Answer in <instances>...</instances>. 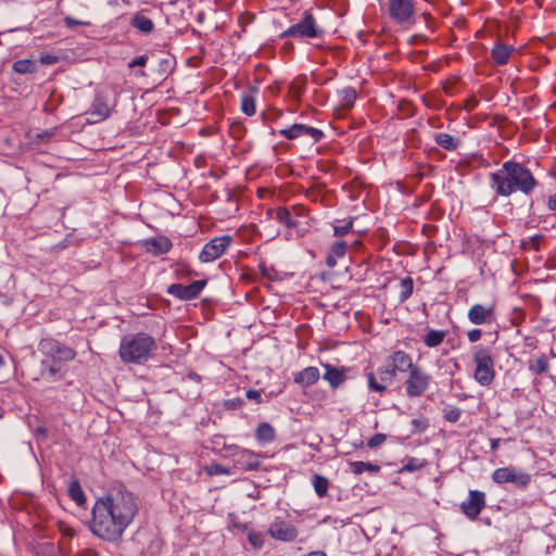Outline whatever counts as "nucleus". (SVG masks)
Wrapping results in <instances>:
<instances>
[{
    "instance_id": "bf43d9fd",
    "label": "nucleus",
    "mask_w": 556,
    "mask_h": 556,
    "mask_svg": "<svg viewBox=\"0 0 556 556\" xmlns=\"http://www.w3.org/2000/svg\"><path fill=\"white\" fill-rule=\"evenodd\" d=\"M75 556H89V555L85 554V553H79V554H76Z\"/></svg>"
},
{
    "instance_id": "2eb2a0df",
    "label": "nucleus",
    "mask_w": 556,
    "mask_h": 556,
    "mask_svg": "<svg viewBox=\"0 0 556 556\" xmlns=\"http://www.w3.org/2000/svg\"><path fill=\"white\" fill-rule=\"evenodd\" d=\"M468 319L473 325L491 324L495 320L493 305L475 304L468 311Z\"/></svg>"
},
{
    "instance_id": "4468645a",
    "label": "nucleus",
    "mask_w": 556,
    "mask_h": 556,
    "mask_svg": "<svg viewBox=\"0 0 556 556\" xmlns=\"http://www.w3.org/2000/svg\"><path fill=\"white\" fill-rule=\"evenodd\" d=\"M279 134L289 140L309 136L315 142L319 141L324 136L321 130L303 124H293L289 128L281 129Z\"/></svg>"
},
{
    "instance_id": "603ef678",
    "label": "nucleus",
    "mask_w": 556,
    "mask_h": 556,
    "mask_svg": "<svg viewBox=\"0 0 556 556\" xmlns=\"http://www.w3.org/2000/svg\"><path fill=\"white\" fill-rule=\"evenodd\" d=\"M540 241H541V237L540 236H534V237L531 238V243H532V247H533L534 250H539Z\"/></svg>"
},
{
    "instance_id": "f03ea898",
    "label": "nucleus",
    "mask_w": 556,
    "mask_h": 556,
    "mask_svg": "<svg viewBox=\"0 0 556 556\" xmlns=\"http://www.w3.org/2000/svg\"><path fill=\"white\" fill-rule=\"evenodd\" d=\"M490 186L496 195L509 197L515 192L529 195L538 186V181L521 163L506 161L502 167L490 175Z\"/></svg>"
},
{
    "instance_id": "f8f14e48",
    "label": "nucleus",
    "mask_w": 556,
    "mask_h": 556,
    "mask_svg": "<svg viewBox=\"0 0 556 556\" xmlns=\"http://www.w3.org/2000/svg\"><path fill=\"white\" fill-rule=\"evenodd\" d=\"M206 286V280H195L188 286L173 283L168 286L167 293L180 300L195 299Z\"/></svg>"
},
{
    "instance_id": "79ce46f5",
    "label": "nucleus",
    "mask_w": 556,
    "mask_h": 556,
    "mask_svg": "<svg viewBox=\"0 0 556 556\" xmlns=\"http://www.w3.org/2000/svg\"><path fill=\"white\" fill-rule=\"evenodd\" d=\"M304 90V81L302 79L293 80L290 85V92L292 97L300 98Z\"/></svg>"
},
{
    "instance_id": "58836bf2",
    "label": "nucleus",
    "mask_w": 556,
    "mask_h": 556,
    "mask_svg": "<svg viewBox=\"0 0 556 556\" xmlns=\"http://www.w3.org/2000/svg\"><path fill=\"white\" fill-rule=\"evenodd\" d=\"M353 226V219H349L344 222L342 225H334L333 226V232L337 237H342L346 235Z\"/></svg>"
},
{
    "instance_id": "2f4dec72",
    "label": "nucleus",
    "mask_w": 556,
    "mask_h": 556,
    "mask_svg": "<svg viewBox=\"0 0 556 556\" xmlns=\"http://www.w3.org/2000/svg\"><path fill=\"white\" fill-rule=\"evenodd\" d=\"M350 468L352 472L355 475H361L364 471L377 472L379 470V467L377 465L366 462H352L350 463Z\"/></svg>"
},
{
    "instance_id": "bb28decb",
    "label": "nucleus",
    "mask_w": 556,
    "mask_h": 556,
    "mask_svg": "<svg viewBox=\"0 0 556 556\" xmlns=\"http://www.w3.org/2000/svg\"><path fill=\"white\" fill-rule=\"evenodd\" d=\"M131 25L144 34L151 33L154 27L153 22L149 17L141 14H137L132 17Z\"/></svg>"
},
{
    "instance_id": "f704fd0d",
    "label": "nucleus",
    "mask_w": 556,
    "mask_h": 556,
    "mask_svg": "<svg viewBox=\"0 0 556 556\" xmlns=\"http://www.w3.org/2000/svg\"><path fill=\"white\" fill-rule=\"evenodd\" d=\"M68 493L72 500H74L77 504H83L86 500L84 491L80 488L78 481H72L68 486Z\"/></svg>"
},
{
    "instance_id": "4d7b16f0",
    "label": "nucleus",
    "mask_w": 556,
    "mask_h": 556,
    "mask_svg": "<svg viewBox=\"0 0 556 556\" xmlns=\"http://www.w3.org/2000/svg\"><path fill=\"white\" fill-rule=\"evenodd\" d=\"M160 64L168 66L169 65V60L168 59H163V60H161Z\"/></svg>"
},
{
    "instance_id": "4c0bfd02",
    "label": "nucleus",
    "mask_w": 556,
    "mask_h": 556,
    "mask_svg": "<svg viewBox=\"0 0 556 556\" xmlns=\"http://www.w3.org/2000/svg\"><path fill=\"white\" fill-rule=\"evenodd\" d=\"M330 253L339 258L343 257L346 253V242L345 241H336L331 245Z\"/></svg>"
},
{
    "instance_id": "6e6552de",
    "label": "nucleus",
    "mask_w": 556,
    "mask_h": 556,
    "mask_svg": "<svg viewBox=\"0 0 556 556\" xmlns=\"http://www.w3.org/2000/svg\"><path fill=\"white\" fill-rule=\"evenodd\" d=\"M492 480L497 484L510 482L517 486L526 488L531 482V476L514 467H502L493 471Z\"/></svg>"
},
{
    "instance_id": "a878e982",
    "label": "nucleus",
    "mask_w": 556,
    "mask_h": 556,
    "mask_svg": "<svg viewBox=\"0 0 556 556\" xmlns=\"http://www.w3.org/2000/svg\"><path fill=\"white\" fill-rule=\"evenodd\" d=\"M255 435L260 442L269 443L275 439V430L268 422H262L258 425Z\"/></svg>"
},
{
    "instance_id": "4be33fe9",
    "label": "nucleus",
    "mask_w": 556,
    "mask_h": 556,
    "mask_svg": "<svg viewBox=\"0 0 556 556\" xmlns=\"http://www.w3.org/2000/svg\"><path fill=\"white\" fill-rule=\"evenodd\" d=\"M111 111L112 109L106 99L99 94L93 101L92 111L90 114L96 116L97 118L94 122H98L108 118L111 115Z\"/></svg>"
},
{
    "instance_id": "20e7f679",
    "label": "nucleus",
    "mask_w": 556,
    "mask_h": 556,
    "mask_svg": "<svg viewBox=\"0 0 556 556\" xmlns=\"http://www.w3.org/2000/svg\"><path fill=\"white\" fill-rule=\"evenodd\" d=\"M476 365L473 378L483 387L490 386L495 377L494 359L490 351L482 346H476L473 352Z\"/></svg>"
},
{
    "instance_id": "3c124183",
    "label": "nucleus",
    "mask_w": 556,
    "mask_h": 556,
    "mask_svg": "<svg viewBox=\"0 0 556 556\" xmlns=\"http://www.w3.org/2000/svg\"><path fill=\"white\" fill-rule=\"evenodd\" d=\"M547 206L551 211H556V193L548 198Z\"/></svg>"
},
{
    "instance_id": "a211bd4d",
    "label": "nucleus",
    "mask_w": 556,
    "mask_h": 556,
    "mask_svg": "<svg viewBox=\"0 0 556 556\" xmlns=\"http://www.w3.org/2000/svg\"><path fill=\"white\" fill-rule=\"evenodd\" d=\"M386 363L394 369V374L408 372L415 364L413 363L412 356L401 350L393 351L386 359Z\"/></svg>"
},
{
    "instance_id": "052dcab7",
    "label": "nucleus",
    "mask_w": 556,
    "mask_h": 556,
    "mask_svg": "<svg viewBox=\"0 0 556 556\" xmlns=\"http://www.w3.org/2000/svg\"><path fill=\"white\" fill-rule=\"evenodd\" d=\"M2 365H3V357H2V355H0V366H2Z\"/></svg>"
},
{
    "instance_id": "e433bc0d",
    "label": "nucleus",
    "mask_w": 556,
    "mask_h": 556,
    "mask_svg": "<svg viewBox=\"0 0 556 556\" xmlns=\"http://www.w3.org/2000/svg\"><path fill=\"white\" fill-rule=\"evenodd\" d=\"M529 369L536 375H541L547 371L548 369V363L545 358V356H541L536 358L533 363L529 365Z\"/></svg>"
},
{
    "instance_id": "1a4fd4ad",
    "label": "nucleus",
    "mask_w": 556,
    "mask_h": 556,
    "mask_svg": "<svg viewBox=\"0 0 556 556\" xmlns=\"http://www.w3.org/2000/svg\"><path fill=\"white\" fill-rule=\"evenodd\" d=\"M367 384L369 390L382 394L387 391V386L391 383L396 375L387 363L377 368L376 372H367Z\"/></svg>"
},
{
    "instance_id": "b1692460",
    "label": "nucleus",
    "mask_w": 556,
    "mask_h": 556,
    "mask_svg": "<svg viewBox=\"0 0 556 556\" xmlns=\"http://www.w3.org/2000/svg\"><path fill=\"white\" fill-rule=\"evenodd\" d=\"M434 141L438 146L446 151H454L459 148L462 141L459 138L446 132H438L434 135Z\"/></svg>"
},
{
    "instance_id": "5701e85b",
    "label": "nucleus",
    "mask_w": 556,
    "mask_h": 556,
    "mask_svg": "<svg viewBox=\"0 0 556 556\" xmlns=\"http://www.w3.org/2000/svg\"><path fill=\"white\" fill-rule=\"evenodd\" d=\"M513 51L514 47L511 46L496 43L491 51V56L497 65H505L508 62Z\"/></svg>"
},
{
    "instance_id": "864d4df0",
    "label": "nucleus",
    "mask_w": 556,
    "mask_h": 556,
    "mask_svg": "<svg viewBox=\"0 0 556 556\" xmlns=\"http://www.w3.org/2000/svg\"><path fill=\"white\" fill-rule=\"evenodd\" d=\"M500 442H501L500 439H491L490 440L491 451L495 452L500 445Z\"/></svg>"
},
{
    "instance_id": "09e8293b",
    "label": "nucleus",
    "mask_w": 556,
    "mask_h": 556,
    "mask_svg": "<svg viewBox=\"0 0 556 556\" xmlns=\"http://www.w3.org/2000/svg\"><path fill=\"white\" fill-rule=\"evenodd\" d=\"M214 469V472L217 473V475H229L230 473V470L226 467H224L223 465H215L213 467Z\"/></svg>"
},
{
    "instance_id": "39448f33",
    "label": "nucleus",
    "mask_w": 556,
    "mask_h": 556,
    "mask_svg": "<svg viewBox=\"0 0 556 556\" xmlns=\"http://www.w3.org/2000/svg\"><path fill=\"white\" fill-rule=\"evenodd\" d=\"M323 29L317 25L315 17L308 11L300 22L291 25L288 29L281 33V38H319L323 35Z\"/></svg>"
},
{
    "instance_id": "6ab92c4d",
    "label": "nucleus",
    "mask_w": 556,
    "mask_h": 556,
    "mask_svg": "<svg viewBox=\"0 0 556 556\" xmlns=\"http://www.w3.org/2000/svg\"><path fill=\"white\" fill-rule=\"evenodd\" d=\"M235 464L238 468L245 471H252L258 469L261 463L258 455L252 451L243 450L236 455Z\"/></svg>"
},
{
    "instance_id": "dca6fc26",
    "label": "nucleus",
    "mask_w": 556,
    "mask_h": 556,
    "mask_svg": "<svg viewBox=\"0 0 556 556\" xmlns=\"http://www.w3.org/2000/svg\"><path fill=\"white\" fill-rule=\"evenodd\" d=\"M268 534L281 542H292L298 536V530L292 525L285 521H275L268 529Z\"/></svg>"
},
{
    "instance_id": "de8ad7c7",
    "label": "nucleus",
    "mask_w": 556,
    "mask_h": 556,
    "mask_svg": "<svg viewBox=\"0 0 556 556\" xmlns=\"http://www.w3.org/2000/svg\"><path fill=\"white\" fill-rule=\"evenodd\" d=\"M56 61H58V58L54 56V55L48 54V55L41 56V63L42 64L51 65V64L56 63Z\"/></svg>"
},
{
    "instance_id": "f3484780",
    "label": "nucleus",
    "mask_w": 556,
    "mask_h": 556,
    "mask_svg": "<svg viewBox=\"0 0 556 556\" xmlns=\"http://www.w3.org/2000/svg\"><path fill=\"white\" fill-rule=\"evenodd\" d=\"M66 374L64 366L51 359H45L40 364V379L47 382H55L61 380Z\"/></svg>"
},
{
    "instance_id": "7c9ffc66",
    "label": "nucleus",
    "mask_w": 556,
    "mask_h": 556,
    "mask_svg": "<svg viewBox=\"0 0 556 556\" xmlns=\"http://www.w3.org/2000/svg\"><path fill=\"white\" fill-rule=\"evenodd\" d=\"M400 302L403 303L413 294L414 282L410 277L401 280L400 283Z\"/></svg>"
},
{
    "instance_id": "0eeeda50",
    "label": "nucleus",
    "mask_w": 556,
    "mask_h": 556,
    "mask_svg": "<svg viewBox=\"0 0 556 556\" xmlns=\"http://www.w3.org/2000/svg\"><path fill=\"white\" fill-rule=\"evenodd\" d=\"M431 382V376L415 365L404 382L405 391L409 397H419L426 393Z\"/></svg>"
},
{
    "instance_id": "6e6d98bb",
    "label": "nucleus",
    "mask_w": 556,
    "mask_h": 556,
    "mask_svg": "<svg viewBox=\"0 0 556 556\" xmlns=\"http://www.w3.org/2000/svg\"><path fill=\"white\" fill-rule=\"evenodd\" d=\"M305 556H327L326 553L321 552V551H315V552H311L308 553L307 555Z\"/></svg>"
},
{
    "instance_id": "7ed1b4c3",
    "label": "nucleus",
    "mask_w": 556,
    "mask_h": 556,
    "mask_svg": "<svg viewBox=\"0 0 556 556\" xmlns=\"http://www.w3.org/2000/svg\"><path fill=\"white\" fill-rule=\"evenodd\" d=\"M155 350L156 341L152 336L146 332H137L122 338L118 355L126 364H143Z\"/></svg>"
},
{
    "instance_id": "8fccbe9b",
    "label": "nucleus",
    "mask_w": 556,
    "mask_h": 556,
    "mask_svg": "<svg viewBox=\"0 0 556 556\" xmlns=\"http://www.w3.org/2000/svg\"><path fill=\"white\" fill-rule=\"evenodd\" d=\"M337 256L330 253L326 258L327 266L330 268L334 267L337 265Z\"/></svg>"
},
{
    "instance_id": "423d86ee",
    "label": "nucleus",
    "mask_w": 556,
    "mask_h": 556,
    "mask_svg": "<svg viewBox=\"0 0 556 556\" xmlns=\"http://www.w3.org/2000/svg\"><path fill=\"white\" fill-rule=\"evenodd\" d=\"M39 352L46 355L49 359L60 364L73 361L76 357V352L56 341L53 338H45L39 342Z\"/></svg>"
},
{
    "instance_id": "37998d69",
    "label": "nucleus",
    "mask_w": 556,
    "mask_h": 556,
    "mask_svg": "<svg viewBox=\"0 0 556 556\" xmlns=\"http://www.w3.org/2000/svg\"><path fill=\"white\" fill-rule=\"evenodd\" d=\"M386 439H387L386 434L377 433V434H375L372 438H370L368 440L367 445L370 448L378 447L379 445H381L386 441Z\"/></svg>"
},
{
    "instance_id": "72a5a7b5",
    "label": "nucleus",
    "mask_w": 556,
    "mask_h": 556,
    "mask_svg": "<svg viewBox=\"0 0 556 556\" xmlns=\"http://www.w3.org/2000/svg\"><path fill=\"white\" fill-rule=\"evenodd\" d=\"M241 110L242 112L248 115L252 116L255 114V99L251 94H244L241 98Z\"/></svg>"
},
{
    "instance_id": "680f3d73",
    "label": "nucleus",
    "mask_w": 556,
    "mask_h": 556,
    "mask_svg": "<svg viewBox=\"0 0 556 556\" xmlns=\"http://www.w3.org/2000/svg\"><path fill=\"white\" fill-rule=\"evenodd\" d=\"M413 422H414L416 426H419V420H416V419H415Z\"/></svg>"
},
{
    "instance_id": "f257e3e1",
    "label": "nucleus",
    "mask_w": 556,
    "mask_h": 556,
    "mask_svg": "<svg viewBox=\"0 0 556 556\" xmlns=\"http://www.w3.org/2000/svg\"><path fill=\"white\" fill-rule=\"evenodd\" d=\"M138 500L125 486H113L96 500L89 525L93 535L117 542L138 514Z\"/></svg>"
},
{
    "instance_id": "ea45409f",
    "label": "nucleus",
    "mask_w": 556,
    "mask_h": 556,
    "mask_svg": "<svg viewBox=\"0 0 556 556\" xmlns=\"http://www.w3.org/2000/svg\"><path fill=\"white\" fill-rule=\"evenodd\" d=\"M462 410L457 407H450L444 409V418L450 422H457L460 418Z\"/></svg>"
},
{
    "instance_id": "cd10ccee",
    "label": "nucleus",
    "mask_w": 556,
    "mask_h": 556,
    "mask_svg": "<svg viewBox=\"0 0 556 556\" xmlns=\"http://www.w3.org/2000/svg\"><path fill=\"white\" fill-rule=\"evenodd\" d=\"M444 338H445V332L443 330H430L426 334V337L424 339V343L428 348H435L443 342Z\"/></svg>"
},
{
    "instance_id": "9b49d317",
    "label": "nucleus",
    "mask_w": 556,
    "mask_h": 556,
    "mask_svg": "<svg viewBox=\"0 0 556 556\" xmlns=\"http://www.w3.org/2000/svg\"><path fill=\"white\" fill-rule=\"evenodd\" d=\"M415 13L414 2L412 0H390L389 14L391 18L400 25H407L412 22Z\"/></svg>"
},
{
    "instance_id": "a18cd8bd",
    "label": "nucleus",
    "mask_w": 556,
    "mask_h": 556,
    "mask_svg": "<svg viewBox=\"0 0 556 556\" xmlns=\"http://www.w3.org/2000/svg\"><path fill=\"white\" fill-rule=\"evenodd\" d=\"M245 396H247V399L254 401L256 403H261V401H262L261 392L257 390H254V389L248 390L245 392Z\"/></svg>"
},
{
    "instance_id": "ddd939ff",
    "label": "nucleus",
    "mask_w": 556,
    "mask_h": 556,
    "mask_svg": "<svg viewBox=\"0 0 556 556\" xmlns=\"http://www.w3.org/2000/svg\"><path fill=\"white\" fill-rule=\"evenodd\" d=\"M485 506V494L478 490L469 491L468 498L460 505V510L469 519H476Z\"/></svg>"
},
{
    "instance_id": "9d476101",
    "label": "nucleus",
    "mask_w": 556,
    "mask_h": 556,
    "mask_svg": "<svg viewBox=\"0 0 556 556\" xmlns=\"http://www.w3.org/2000/svg\"><path fill=\"white\" fill-rule=\"evenodd\" d=\"M232 242L228 235L215 237L210 240L202 249L199 258L203 263H208L220 257Z\"/></svg>"
},
{
    "instance_id": "c85d7f7f",
    "label": "nucleus",
    "mask_w": 556,
    "mask_h": 556,
    "mask_svg": "<svg viewBox=\"0 0 556 556\" xmlns=\"http://www.w3.org/2000/svg\"><path fill=\"white\" fill-rule=\"evenodd\" d=\"M314 490L319 497H324L327 494L329 482L328 479L320 476L314 475L312 480Z\"/></svg>"
},
{
    "instance_id": "c9c22d12",
    "label": "nucleus",
    "mask_w": 556,
    "mask_h": 556,
    "mask_svg": "<svg viewBox=\"0 0 556 556\" xmlns=\"http://www.w3.org/2000/svg\"><path fill=\"white\" fill-rule=\"evenodd\" d=\"M279 223L285 226L292 228L296 226V223L293 220L291 213L287 208H278L275 217Z\"/></svg>"
},
{
    "instance_id": "49530a36",
    "label": "nucleus",
    "mask_w": 556,
    "mask_h": 556,
    "mask_svg": "<svg viewBox=\"0 0 556 556\" xmlns=\"http://www.w3.org/2000/svg\"><path fill=\"white\" fill-rule=\"evenodd\" d=\"M467 336L470 342H477L481 338L482 331L478 328H475L468 331Z\"/></svg>"
},
{
    "instance_id": "13d9d810",
    "label": "nucleus",
    "mask_w": 556,
    "mask_h": 556,
    "mask_svg": "<svg viewBox=\"0 0 556 556\" xmlns=\"http://www.w3.org/2000/svg\"><path fill=\"white\" fill-rule=\"evenodd\" d=\"M416 466L410 462L409 464L406 465V469L407 470H413Z\"/></svg>"
},
{
    "instance_id": "a19ab883",
    "label": "nucleus",
    "mask_w": 556,
    "mask_h": 556,
    "mask_svg": "<svg viewBox=\"0 0 556 556\" xmlns=\"http://www.w3.org/2000/svg\"><path fill=\"white\" fill-rule=\"evenodd\" d=\"M249 542L256 548H261L264 544V534L262 532H250L248 534Z\"/></svg>"
},
{
    "instance_id": "c03bdc74",
    "label": "nucleus",
    "mask_w": 556,
    "mask_h": 556,
    "mask_svg": "<svg viewBox=\"0 0 556 556\" xmlns=\"http://www.w3.org/2000/svg\"><path fill=\"white\" fill-rule=\"evenodd\" d=\"M147 61H148V55L142 54V55L135 58L131 62H129L128 66L130 68L136 67V66H144L147 64Z\"/></svg>"
},
{
    "instance_id": "412c9836",
    "label": "nucleus",
    "mask_w": 556,
    "mask_h": 556,
    "mask_svg": "<svg viewBox=\"0 0 556 556\" xmlns=\"http://www.w3.org/2000/svg\"><path fill=\"white\" fill-rule=\"evenodd\" d=\"M319 377L320 374L318 368L309 366L294 375V382H296L303 388H306L317 382Z\"/></svg>"
},
{
    "instance_id": "aec40b11",
    "label": "nucleus",
    "mask_w": 556,
    "mask_h": 556,
    "mask_svg": "<svg viewBox=\"0 0 556 556\" xmlns=\"http://www.w3.org/2000/svg\"><path fill=\"white\" fill-rule=\"evenodd\" d=\"M144 247L149 253L154 255H162L167 253L172 249L173 244L167 237L159 236L147 239L144 241Z\"/></svg>"
},
{
    "instance_id": "393cba45",
    "label": "nucleus",
    "mask_w": 556,
    "mask_h": 556,
    "mask_svg": "<svg viewBox=\"0 0 556 556\" xmlns=\"http://www.w3.org/2000/svg\"><path fill=\"white\" fill-rule=\"evenodd\" d=\"M324 367L326 369L324 379L327 380L332 388H338L343 383L345 379V371L343 369L332 367L329 364H325Z\"/></svg>"
},
{
    "instance_id": "473e14b6",
    "label": "nucleus",
    "mask_w": 556,
    "mask_h": 556,
    "mask_svg": "<svg viewBox=\"0 0 556 556\" xmlns=\"http://www.w3.org/2000/svg\"><path fill=\"white\" fill-rule=\"evenodd\" d=\"M357 98L356 90L352 87L344 88L341 91V105L349 109L352 108Z\"/></svg>"
},
{
    "instance_id": "c756f323",
    "label": "nucleus",
    "mask_w": 556,
    "mask_h": 556,
    "mask_svg": "<svg viewBox=\"0 0 556 556\" xmlns=\"http://www.w3.org/2000/svg\"><path fill=\"white\" fill-rule=\"evenodd\" d=\"M13 71L18 74L33 73L36 68V63L31 60H17L13 63Z\"/></svg>"
},
{
    "instance_id": "5fc2aeb1",
    "label": "nucleus",
    "mask_w": 556,
    "mask_h": 556,
    "mask_svg": "<svg viewBox=\"0 0 556 556\" xmlns=\"http://www.w3.org/2000/svg\"><path fill=\"white\" fill-rule=\"evenodd\" d=\"M65 23H66V25H67V26H70V27H72V26H76V25H81V23H80V22L75 21V20H73L72 17H66V18H65Z\"/></svg>"
}]
</instances>
